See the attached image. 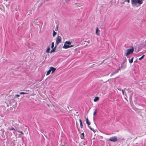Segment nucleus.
Segmentation results:
<instances>
[{"label": "nucleus", "mask_w": 146, "mask_h": 146, "mask_svg": "<svg viewBox=\"0 0 146 146\" xmlns=\"http://www.w3.org/2000/svg\"><path fill=\"white\" fill-rule=\"evenodd\" d=\"M54 46V42H52L51 44V48L53 49Z\"/></svg>", "instance_id": "obj_19"}, {"label": "nucleus", "mask_w": 146, "mask_h": 146, "mask_svg": "<svg viewBox=\"0 0 146 146\" xmlns=\"http://www.w3.org/2000/svg\"><path fill=\"white\" fill-rule=\"evenodd\" d=\"M143 0H131L132 6L138 7L143 3Z\"/></svg>", "instance_id": "obj_1"}, {"label": "nucleus", "mask_w": 146, "mask_h": 146, "mask_svg": "<svg viewBox=\"0 0 146 146\" xmlns=\"http://www.w3.org/2000/svg\"><path fill=\"white\" fill-rule=\"evenodd\" d=\"M115 74L114 73V72H113V73H112L111 74V76H112V75H113V74Z\"/></svg>", "instance_id": "obj_28"}, {"label": "nucleus", "mask_w": 146, "mask_h": 146, "mask_svg": "<svg viewBox=\"0 0 146 146\" xmlns=\"http://www.w3.org/2000/svg\"><path fill=\"white\" fill-rule=\"evenodd\" d=\"M79 121L80 122V127L81 128H82V127H83V125H82V121L80 119H79Z\"/></svg>", "instance_id": "obj_10"}, {"label": "nucleus", "mask_w": 146, "mask_h": 146, "mask_svg": "<svg viewBox=\"0 0 146 146\" xmlns=\"http://www.w3.org/2000/svg\"><path fill=\"white\" fill-rule=\"evenodd\" d=\"M134 50L133 48L132 47L130 49H127L125 52V55L127 56L133 53Z\"/></svg>", "instance_id": "obj_3"}, {"label": "nucleus", "mask_w": 146, "mask_h": 146, "mask_svg": "<svg viewBox=\"0 0 146 146\" xmlns=\"http://www.w3.org/2000/svg\"><path fill=\"white\" fill-rule=\"evenodd\" d=\"M38 20L37 19H36L34 20L33 21V22L35 24H37V23H38Z\"/></svg>", "instance_id": "obj_11"}, {"label": "nucleus", "mask_w": 146, "mask_h": 146, "mask_svg": "<svg viewBox=\"0 0 146 146\" xmlns=\"http://www.w3.org/2000/svg\"><path fill=\"white\" fill-rule=\"evenodd\" d=\"M56 33L55 31L54 30H53V36L54 37L56 35Z\"/></svg>", "instance_id": "obj_14"}, {"label": "nucleus", "mask_w": 146, "mask_h": 146, "mask_svg": "<svg viewBox=\"0 0 146 146\" xmlns=\"http://www.w3.org/2000/svg\"><path fill=\"white\" fill-rule=\"evenodd\" d=\"M122 94H123V95H124V92H123V90H122Z\"/></svg>", "instance_id": "obj_30"}, {"label": "nucleus", "mask_w": 146, "mask_h": 146, "mask_svg": "<svg viewBox=\"0 0 146 146\" xmlns=\"http://www.w3.org/2000/svg\"><path fill=\"white\" fill-rule=\"evenodd\" d=\"M10 130L11 131L13 130H15V131H17V130H15V128L14 127H12V128H11L10 129Z\"/></svg>", "instance_id": "obj_23"}, {"label": "nucleus", "mask_w": 146, "mask_h": 146, "mask_svg": "<svg viewBox=\"0 0 146 146\" xmlns=\"http://www.w3.org/2000/svg\"><path fill=\"white\" fill-rule=\"evenodd\" d=\"M88 126V127L91 130L94 131V129L92 128L90 126H89V125Z\"/></svg>", "instance_id": "obj_21"}, {"label": "nucleus", "mask_w": 146, "mask_h": 146, "mask_svg": "<svg viewBox=\"0 0 146 146\" xmlns=\"http://www.w3.org/2000/svg\"><path fill=\"white\" fill-rule=\"evenodd\" d=\"M125 1L127 2L128 3H129V0H125Z\"/></svg>", "instance_id": "obj_27"}, {"label": "nucleus", "mask_w": 146, "mask_h": 146, "mask_svg": "<svg viewBox=\"0 0 146 146\" xmlns=\"http://www.w3.org/2000/svg\"><path fill=\"white\" fill-rule=\"evenodd\" d=\"M17 131L19 133H21L22 135H23L24 134L23 133L22 131Z\"/></svg>", "instance_id": "obj_24"}, {"label": "nucleus", "mask_w": 146, "mask_h": 146, "mask_svg": "<svg viewBox=\"0 0 146 146\" xmlns=\"http://www.w3.org/2000/svg\"><path fill=\"white\" fill-rule=\"evenodd\" d=\"M20 94H24V92H21L20 93Z\"/></svg>", "instance_id": "obj_25"}, {"label": "nucleus", "mask_w": 146, "mask_h": 146, "mask_svg": "<svg viewBox=\"0 0 146 146\" xmlns=\"http://www.w3.org/2000/svg\"><path fill=\"white\" fill-rule=\"evenodd\" d=\"M61 38L60 36H58L56 38V41L55 42L56 46H57L58 44L61 42Z\"/></svg>", "instance_id": "obj_4"}, {"label": "nucleus", "mask_w": 146, "mask_h": 146, "mask_svg": "<svg viewBox=\"0 0 146 146\" xmlns=\"http://www.w3.org/2000/svg\"><path fill=\"white\" fill-rule=\"evenodd\" d=\"M144 56H145L144 55H143L139 59V60H141L143 58Z\"/></svg>", "instance_id": "obj_20"}, {"label": "nucleus", "mask_w": 146, "mask_h": 146, "mask_svg": "<svg viewBox=\"0 0 146 146\" xmlns=\"http://www.w3.org/2000/svg\"><path fill=\"white\" fill-rule=\"evenodd\" d=\"M99 98L98 97H95L94 100V102H96L99 100Z\"/></svg>", "instance_id": "obj_9"}, {"label": "nucleus", "mask_w": 146, "mask_h": 146, "mask_svg": "<svg viewBox=\"0 0 146 146\" xmlns=\"http://www.w3.org/2000/svg\"><path fill=\"white\" fill-rule=\"evenodd\" d=\"M84 133H82L81 134V139H83L84 137Z\"/></svg>", "instance_id": "obj_15"}, {"label": "nucleus", "mask_w": 146, "mask_h": 146, "mask_svg": "<svg viewBox=\"0 0 146 146\" xmlns=\"http://www.w3.org/2000/svg\"><path fill=\"white\" fill-rule=\"evenodd\" d=\"M26 91H29V90H26Z\"/></svg>", "instance_id": "obj_33"}, {"label": "nucleus", "mask_w": 146, "mask_h": 146, "mask_svg": "<svg viewBox=\"0 0 146 146\" xmlns=\"http://www.w3.org/2000/svg\"><path fill=\"white\" fill-rule=\"evenodd\" d=\"M100 30L98 29V28H97L96 30V35H100Z\"/></svg>", "instance_id": "obj_7"}, {"label": "nucleus", "mask_w": 146, "mask_h": 146, "mask_svg": "<svg viewBox=\"0 0 146 146\" xmlns=\"http://www.w3.org/2000/svg\"><path fill=\"white\" fill-rule=\"evenodd\" d=\"M109 140L112 142H115L117 141V138L116 136H113L110 137L109 139Z\"/></svg>", "instance_id": "obj_5"}, {"label": "nucleus", "mask_w": 146, "mask_h": 146, "mask_svg": "<svg viewBox=\"0 0 146 146\" xmlns=\"http://www.w3.org/2000/svg\"><path fill=\"white\" fill-rule=\"evenodd\" d=\"M72 43V41L70 40L65 41L63 46V48L64 49H67L74 46V45H70Z\"/></svg>", "instance_id": "obj_2"}, {"label": "nucleus", "mask_w": 146, "mask_h": 146, "mask_svg": "<svg viewBox=\"0 0 146 146\" xmlns=\"http://www.w3.org/2000/svg\"><path fill=\"white\" fill-rule=\"evenodd\" d=\"M133 58H132L131 59H129V62L131 64L133 62Z\"/></svg>", "instance_id": "obj_12"}, {"label": "nucleus", "mask_w": 146, "mask_h": 146, "mask_svg": "<svg viewBox=\"0 0 146 146\" xmlns=\"http://www.w3.org/2000/svg\"><path fill=\"white\" fill-rule=\"evenodd\" d=\"M86 123L88 126L90 124V122L89 121L88 117H87L86 118Z\"/></svg>", "instance_id": "obj_8"}, {"label": "nucleus", "mask_w": 146, "mask_h": 146, "mask_svg": "<svg viewBox=\"0 0 146 146\" xmlns=\"http://www.w3.org/2000/svg\"><path fill=\"white\" fill-rule=\"evenodd\" d=\"M50 50V48L49 47H48L46 49V52L47 53H49V52Z\"/></svg>", "instance_id": "obj_13"}, {"label": "nucleus", "mask_w": 146, "mask_h": 146, "mask_svg": "<svg viewBox=\"0 0 146 146\" xmlns=\"http://www.w3.org/2000/svg\"><path fill=\"white\" fill-rule=\"evenodd\" d=\"M56 48V47L55 46L54 48L52 49V50H51L50 51V53H52V52H54L55 51V49Z\"/></svg>", "instance_id": "obj_17"}, {"label": "nucleus", "mask_w": 146, "mask_h": 146, "mask_svg": "<svg viewBox=\"0 0 146 146\" xmlns=\"http://www.w3.org/2000/svg\"><path fill=\"white\" fill-rule=\"evenodd\" d=\"M20 96V95L18 94H17L15 95V96L17 97H18Z\"/></svg>", "instance_id": "obj_26"}, {"label": "nucleus", "mask_w": 146, "mask_h": 146, "mask_svg": "<svg viewBox=\"0 0 146 146\" xmlns=\"http://www.w3.org/2000/svg\"><path fill=\"white\" fill-rule=\"evenodd\" d=\"M57 30H58V27H56V29L55 30L56 31H57Z\"/></svg>", "instance_id": "obj_31"}, {"label": "nucleus", "mask_w": 146, "mask_h": 146, "mask_svg": "<svg viewBox=\"0 0 146 146\" xmlns=\"http://www.w3.org/2000/svg\"><path fill=\"white\" fill-rule=\"evenodd\" d=\"M50 68L51 71H52V73H53L56 70V68L52 67H50Z\"/></svg>", "instance_id": "obj_6"}, {"label": "nucleus", "mask_w": 146, "mask_h": 146, "mask_svg": "<svg viewBox=\"0 0 146 146\" xmlns=\"http://www.w3.org/2000/svg\"><path fill=\"white\" fill-rule=\"evenodd\" d=\"M120 70V68H119L118 69L115 70V72H114V73L116 74L118 72L119 70Z\"/></svg>", "instance_id": "obj_18"}, {"label": "nucleus", "mask_w": 146, "mask_h": 146, "mask_svg": "<svg viewBox=\"0 0 146 146\" xmlns=\"http://www.w3.org/2000/svg\"><path fill=\"white\" fill-rule=\"evenodd\" d=\"M46 1H48V0H46Z\"/></svg>", "instance_id": "obj_32"}, {"label": "nucleus", "mask_w": 146, "mask_h": 146, "mask_svg": "<svg viewBox=\"0 0 146 146\" xmlns=\"http://www.w3.org/2000/svg\"><path fill=\"white\" fill-rule=\"evenodd\" d=\"M97 112V110H96L93 113V115L94 116H95Z\"/></svg>", "instance_id": "obj_22"}, {"label": "nucleus", "mask_w": 146, "mask_h": 146, "mask_svg": "<svg viewBox=\"0 0 146 146\" xmlns=\"http://www.w3.org/2000/svg\"><path fill=\"white\" fill-rule=\"evenodd\" d=\"M24 94H29V93L25 92H24Z\"/></svg>", "instance_id": "obj_29"}, {"label": "nucleus", "mask_w": 146, "mask_h": 146, "mask_svg": "<svg viewBox=\"0 0 146 146\" xmlns=\"http://www.w3.org/2000/svg\"><path fill=\"white\" fill-rule=\"evenodd\" d=\"M50 72H51V71H50V69L47 72L46 74V75L47 76V75H48L50 74Z\"/></svg>", "instance_id": "obj_16"}]
</instances>
